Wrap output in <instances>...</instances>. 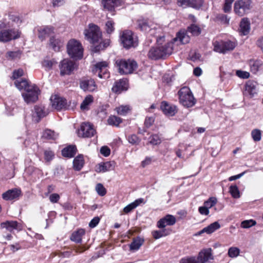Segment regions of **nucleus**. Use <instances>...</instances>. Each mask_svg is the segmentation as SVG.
Masks as SVG:
<instances>
[{"mask_svg": "<svg viewBox=\"0 0 263 263\" xmlns=\"http://www.w3.org/2000/svg\"><path fill=\"white\" fill-rule=\"evenodd\" d=\"M235 47V43L230 40L216 41L214 43V50L221 53H225L228 51L233 50Z\"/></svg>", "mask_w": 263, "mask_h": 263, "instance_id": "nucleus-11", "label": "nucleus"}, {"mask_svg": "<svg viewBox=\"0 0 263 263\" xmlns=\"http://www.w3.org/2000/svg\"><path fill=\"white\" fill-rule=\"evenodd\" d=\"M217 18L221 23L224 24H229V23L230 18L228 17L227 15L225 14L219 15Z\"/></svg>", "mask_w": 263, "mask_h": 263, "instance_id": "nucleus-62", "label": "nucleus"}, {"mask_svg": "<svg viewBox=\"0 0 263 263\" xmlns=\"http://www.w3.org/2000/svg\"><path fill=\"white\" fill-rule=\"evenodd\" d=\"M154 118L152 117H146L144 121V125L146 128H149L154 122Z\"/></svg>", "mask_w": 263, "mask_h": 263, "instance_id": "nucleus-64", "label": "nucleus"}, {"mask_svg": "<svg viewBox=\"0 0 263 263\" xmlns=\"http://www.w3.org/2000/svg\"><path fill=\"white\" fill-rule=\"evenodd\" d=\"M256 90V83L249 81L246 83L243 94L248 95L249 97L252 98L257 93Z\"/></svg>", "mask_w": 263, "mask_h": 263, "instance_id": "nucleus-24", "label": "nucleus"}, {"mask_svg": "<svg viewBox=\"0 0 263 263\" xmlns=\"http://www.w3.org/2000/svg\"><path fill=\"white\" fill-rule=\"evenodd\" d=\"M173 50V43H165L164 45H159L152 47L148 51L147 57L148 59L154 61L163 60L172 54Z\"/></svg>", "mask_w": 263, "mask_h": 263, "instance_id": "nucleus-2", "label": "nucleus"}, {"mask_svg": "<svg viewBox=\"0 0 263 263\" xmlns=\"http://www.w3.org/2000/svg\"><path fill=\"white\" fill-rule=\"evenodd\" d=\"M121 44L126 49L135 48L138 45V38L134 33L129 30L123 31L120 35Z\"/></svg>", "mask_w": 263, "mask_h": 263, "instance_id": "nucleus-5", "label": "nucleus"}, {"mask_svg": "<svg viewBox=\"0 0 263 263\" xmlns=\"http://www.w3.org/2000/svg\"><path fill=\"white\" fill-rule=\"evenodd\" d=\"M107 64L105 61L99 62L96 64L95 68L98 71V76L101 79H106L109 77V73L106 69Z\"/></svg>", "mask_w": 263, "mask_h": 263, "instance_id": "nucleus-18", "label": "nucleus"}, {"mask_svg": "<svg viewBox=\"0 0 263 263\" xmlns=\"http://www.w3.org/2000/svg\"><path fill=\"white\" fill-rule=\"evenodd\" d=\"M161 142V140L159 136L157 135H153L149 138V143L154 145H156L160 144Z\"/></svg>", "mask_w": 263, "mask_h": 263, "instance_id": "nucleus-55", "label": "nucleus"}, {"mask_svg": "<svg viewBox=\"0 0 263 263\" xmlns=\"http://www.w3.org/2000/svg\"><path fill=\"white\" fill-rule=\"evenodd\" d=\"M217 199L215 197H210L206 201H204V205L208 209L214 206L217 203Z\"/></svg>", "mask_w": 263, "mask_h": 263, "instance_id": "nucleus-52", "label": "nucleus"}, {"mask_svg": "<svg viewBox=\"0 0 263 263\" xmlns=\"http://www.w3.org/2000/svg\"><path fill=\"white\" fill-rule=\"evenodd\" d=\"M189 7L199 10L203 6L204 0H189Z\"/></svg>", "mask_w": 263, "mask_h": 263, "instance_id": "nucleus-40", "label": "nucleus"}, {"mask_svg": "<svg viewBox=\"0 0 263 263\" xmlns=\"http://www.w3.org/2000/svg\"><path fill=\"white\" fill-rule=\"evenodd\" d=\"M14 85L20 90H24V91L27 90L32 85H30L29 82H28L25 79H22L20 81L16 80L14 82Z\"/></svg>", "mask_w": 263, "mask_h": 263, "instance_id": "nucleus-36", "label": "nucleus"}, {"mask_svg": "<svg viewBox=\"0 0 263 263\" xmlns=\"http://www.w3.org/2000/svg\"><path fill=\"white\" fill-rule=\"evenodd\" d=\"M51 102L52 107L58 110L72 109L75 106L74 102L73 103V106H71L70 101L68 104L65 98L57 96H55L53 100L51 99Z\"/></svg>", "mask_w": 263, "mask_h": 263, "instance_id": "nucleus-13", "label": "nucleus"}, {"mask_svg": "<svg viewBox=\"0 0 263 263\" xmlns=\"http://www.w3.org/2000/svg\"><path fill=\"white\" fill-rule=\"evenodd\" d=\"M47 113L45 108L42 105H35L32 111L33 120L36 122H39L42 118L45 117Z\"/></svg>", "mask_w": 263, "mask_h": 263, "instance_id": "nucleus-21", "label": "nucleus"}, {"mask_svg": "<svg viewBox=\"0 0 263 263\" xmlns=\"http://www.w3.org/2000/svg\"><path fill=\"white\" fill-rule=\"evenodd\" d=\"M138 28L141 31L147 32L148 31H153L149 24L148 20L144 18H140L137 21Z\"/></svg>", "mask_w": 263, "mask_h": 263, "instance_id": "nucleus-26", "label": "nucleus"}, {"mask_svg": "<svg viewBox=\"0 0 263 263\" xmlns=\"http://www.w3.org/2000/svg\"><path fill=\"white\" fill-rule=\"evenodd\" d=\"M96 133L92 124L88 122H83L80 125V128L78 130V135L82 138H91Z\"/></svg>", "mask_w": 263, "mask_h": 263, "instance_id": "nucleus-12", "label": "nucleus"}, {"mask_svg": "<svg viewBox=\"0 0 263 263\" xmlns=\"http://www.w3.org/2000/svg\"><path fill=\"white\" fill-rule=\"evenodd\" d=\"M8 17L10 20L15 23L18 26L21 24L22 20L18 15L13 14H9Z\"/></svg>", "mask_w": 263, "mask_h": 263, "instance_id": "nucleus-58", "label": "nucleus"}, {"mask_svg": "<svg viewBox=\"0 0 263 263\" xmlns=\"http://www.w3.org/2000/svg\"><path fill=\"white\" fill-rule=\"evenodd\" d=\"M43 137L47 139L53 140L57 138V135L53 130L46 129L43 132Z\"/></svg>", "mask_w": 263, "mask_h": 263, "instance_id": "nucleus-44", "label": "nucleus"}, {"mask_svg": "<svg viewBox=\"0 0 263 263\" xmlns=\"http://www.w3.org/2000/svg\"><path fill=\"white\" fill-rule=\"evenodd\" d=\"M117 113L121 116H125L130 110L128 105H121L116 108Z\"/></svg>", "mask_w": 263, "mask_h": 263, "instance_id": "nucleus-48", "label": "nucleus"}, {"mask_svg": "<svg viewBox=\"0 0 263 263\" xmlns=\"http://www.w3.org/2000/svg\"><path fill=\"white\" fill-rule=\"evenodd\" d=\"M77 152V148L75 145H69L62 150V155L64 157L71 158L75 156Z\"/></svg>", "mask_w": 263, "mask_h": 263, "instance_id": "nucleus-25", "label": "nucleus"}, {"mask_svg": "<svg viewBox=\"0 0 263 263\" xmlns=\"http://www.w3.org/2000/svg\"><path fill=\"white\" fill-rule=\"evenodd\" d=\"M53 31L52 27L45 26L38 29V37L41 40H44L46 37L49 36Z\"/></svg>", "mask_w": 263, "mask_h": 263, "instance_id": "nucleus-29", "label": "nucleus"}, {"mask_svg": "<svg viewBox=\"0 0 263 263\" xmlns=\"http://www.w3.org/2000/svg\"><path fill=\"white\" fill-rule=\"evenodd\" d=\"M106 31L107 33L111 34L115 30L114 22L112 21H108L105 24Z\"/></svg>", "mask_w": 263, "mask_h": 263, "instance_id": "nucleus-57", "label": "nucleus"}, {"mask_svg": "<svg viewBox=\"0 0 263 263\" xmlns=\"http://www.w3.org/2000/svg\"><path fill=\"white\" fill-rule=\"evenodd\" d=\"M240 253V250L237 247H230L228 250V255L230 257L234 258L239 255Z\"/></svg>", "mask_w": 263, "mask_h": 263, "instance_id": "nucleus-47", "label": "nucleus"}, {"mask_svg": "<svg viewBox=\"0 0 263 263\" xmlns=\"http://www.w3.org/2000/svg\"><path fill=\"white\" fill-rule=\"evenodd\" d=\"M220 228V225L218 221H215L202 229V232H205L206 233L210 234L214 232Z\"/></svg>", "mask_w": 263, "mask_h": 263, "instance_id": "nucleus-38", "label": "nucleus"}, {"mask_svg": "<svg viewBox=\"0 0 263 263\" xmlns=\"http://www.w3.org/2000/svg\"><path fill=\"white\" fill-rule=\"evenodd\" d=\"M212 249L208 248L200 251L197 256H188L182 258L179 263H205L209 259H213Z\"/></svg>", "mask_w": 263, "mask_h": 263, "instance_id": "nucleus-3", "label": "nucleus"}, {"mask_svg": "<svg viewBox=\"0 0 263 263\" xmlns=\"http://www.w3.org/2000/svg\"><path fill=\"white\" fill-rule=\"evenodd\" d=\"M229 192L234 198H238L240 197V192L236 185H231L229 188Z\"/></svg>", "mask_w": 263, "mask_h": 263, "instance_id": "nucleus-45", "label": "nucleus"}, {"mask_svg": "<svg viewBox=\"0 0 263 263\" xmlns=\"http://www.w3.org/2000/svg\"><path fill=\"white\" fill-rule=\"evenodd\" d=\"M189 1V0H177V5L179 7L183 8L189 7V3L188 2Z\"/></svg>", "mask_w": 263, "mask_h": 263, "instance_id": "nucleus-61", "label": "nucleus"}, {"mask_svg": "<svg viewBox=\"0 0 263 263\" xmlns=\"http://www.w3.org/2000/svg\"><path fill=\"white\" fill-rule=\"evenodd\" d=\"M22 52L20 50L8 51L6 53V58L8 60L14 61L21 58Z\"/></svg>", "mask_w": 263, "mask_h": 263, "instance_id": "nucleus-35", "label": "nucleus"}, {"mask_svg": "<svg viewBox=\"0 0 263 263\" xmlns=\"http://www.w3.org/2000/svg\"><path fill=\"white\" fill-rule=\"evenodd\" d=\"M85 163L84 156L82 154H79L73 160V167L75 171H80L83 168Z\"/></svg>", "mask_w": 263, "mask_h": 263, "instance_id": "nucleus-28", "label": "nucleus"}, {"mask_svg": "<svg viewBox=\"0 0 263 263\" xmlns=\"http://www.w3.org/2000/svg\"><path fill=\"white\" fill-rule=\"evenodd\" d=\"M250 21L248 18H242L239 25L238 31L239 34L241 36L247 35L250 31Z\"/></svg>", "mask_w": 263, "mask_h": 263, "instance_id": "nucleus-19", "label": "nucleus"}, {"mask_svg": "<svg viewBox=\"0 0 263 263\" xmlns=\"http://www.w3.org/2000/svg\"><path fill=\"white\" fill-rule=\"evenodd\" d=\"M21 32L18 29L10 26L0 31V42L8 43L12 40H15L20 37Z\"/></svg>", "mask_w": 263, "mask_h": 263, "instance_id": "nucleus-8", "label": "nucleus"}, {"mask_svg": "<svg viewBox=\"0 0 263 263\" xmlns=\"http://www.w3.org/2000/svg\"><path fill=\"white\" fill-rule=\"evenodd\" d=\"M40 93L39 88L35 84H33L22 93V97L27 104L34 103L39 99V95Z\"/></svg>", "mask_w": 263, "mask_h": 263, "instance_id": "nucleus-9", "label": "nucleus"}, {"mask_svg": "<svg viewBox=\"0 0 263 263\" xmlns=\"http://www.w3.org/2000/svg\"><path fill=\"white\" fill-rule=\"evenodd\" d=\"M96 190L99 195L104 196L106 194V190L103 185L100 183H98L96 186Z\"/></svg>", "mask_w": 263, "mask_h": 263, "instance_id": "nucleus-51", "label": "nucleus"}, {"mask_svg": "<svg viewBox=\"0 0 263 263\" xmlns=\"http://www.w3.org/2000/svg\"><path fill=\"white\" fill-rule=\"evenodd\" d=\"M171 232V229L163 228L162 230H155L153 231L152 235L155 239H158L162 237L169 235Z\"/></svg>", "mask_w": 263, "mask_h": 263, "instance_id": "nucleus-37", "label": "nucleus"}, {"mask_svg": "<svg viewBox=\"0 0 263 263\" xmlns=\"http://www.w3.org/2000/svg\"><path fill=\"white\" fill-rule=\"evenodd\" d=\"M255 220L253 219L245 220L241 221V227L244 229L250 228L256 224Z\"/></svg>", "mask_w": 263, "mask_h": 263, "instance_id": "nucleus-46", "label": "nucleus"}, {"mask_svg": "<svg viewBox=\"0 0 263 263\" xmlns=\"http://www.w3.org/2000/svg\"><path fill=\"white\" fill-rule=\"evenodd\" d=\"M176 222V217L174 215L167 214L158 221L157 226L159 229H163L166 226H172Z\"/></svg>", "mask_w": 263, "mask_h": 263, "instance_id": "nucleus-16", "label": "nucleus"}, {"mask_svg": "<svg viewBox=\"0 0 263 263\" xmlns=\"http://www.w3.org/2000/svg\"><path fill=\"white\" fill-rule=\"evenodd\" d=\"M93 102V97L91 95L87 96L82 102L80 108L82 110L88 109V106Z\"/></svg>", "mask_w": 263, "mask_h": 263, "instance_id": "nucleus-42", "label": "nucleus"}, {"mask_svg": "<svg viewBox=\"0 0 263 263\" xmlns=\"http://www.w3.org/2000/svg\"><path fill=\"white\" fill-rule=\"evenodd\" d=\"M250 69L253 73H256L262 66V62L261 60H250L249 62Z\"/></svg>", "mask_w": 263, "mask_h": 263, "instance_id": "nucleus-34", "label": "nucleus"}, {"mask_svg": "<svg viewBox=\"0 0 263 263\" xmlns=\"http://www.w3.org/2000/svg\"><path fill=\"white\" fill-rule=\"evenodd\" d=\"M76 66V63L67 59H64L59 65L61 76L70 75Z\"/></svg>", "mask_w": 263, "mask_h": 263, "instance_id": "nucleus-14", "label": "nucleus"}, {"mask_svg": "<svg viewBox=\"0 0 263 263\" xmlns=\"http://www.w3.org/2000/svg\"><path fill=\"white\" fill-rule=\"evenodd\" d=\"M180 103L187 108L193 106L196 103V100L188 87H182L178 92Z\"/></svg>", "mask_w": 263, "mask_h": 263, "instance_id": "nucleus-6", "label": "nucleus"}, {"mask_svg": "<svg viewBox=\"0 0 263 263\" xmlns=\"http://www.w3.org/2000/svg\"><path fill=\"white\" fill-rule=\"evenodd\" d=\"M127 80L120 79L119 81L115 82L112 87L113 92L116 93H120L122 91L127 90Z\"/></svg>", "mask_w": 263, "mask_h": 263, "instance_id": "nucleus-23", "label": "nucleus"}, {"mask_svg": "<svg viewBox=\"0 0 263 263\" xmlns=\"http://www.w3.org/2000/svg\"><path fill=\"white\" fill-rule=\"evenodd\" d=\"M187 30L194 36L199 35L201 32L200 28L197 25L195 24H191L187 27Z\"/></svg>", "mask_w": 263, "mask_h": 263, "instance_id": "nucleus-39", "label": "nucleus"}, {"mask_svg": "<svg viewBox=\"0 0 263 263\" xmlns=\"http://www.w3.org/2000/svg\"><path fill=\"white\" fill-rule=\"evenodd\" d=\"M8 27H10V25L9 22L6 21L5 18H3L0 20V31Z\"/></svg>", "mask_w": 263, "mask_h": 263, "instance_id": "nucleus-63", "label": "nucleus"}, {"mask_svg": "<svg viewBox=\"0 0 263 263\" xmlns=\"http://www.w3.org/2000/svg\"><path fill=\"white\" fill-rule=\"evenodd\" d=\"M176 40H179L182 44H185L189 42V37L184 32L179 31L177 33Z\"/></svg>", "mask_w": 263, "mask_h": 263, "instance_id": "nucleus-43", "label": "nucleus"}, {"mask_svg": "<svg viewBox=\"0 0 263 263\" xmlns=\"http://www.w3.org/2000/svg\"><path fill=\"white\" fill-rule=\"evenodd\" d=\"M1 226L2 228H6L9 231H12L14 229H20V223L16 221L7 220L1 223Z\"/></svg>", "mask_w": 263, "mask_h": 263, "instance_id": "nucleus-27", "label": "nucleus"}, {"mask_svg": "<svg viewBox=\"0 0 263 263\" xmlns=\"http://www.w3.org/2000/svg\"><path fill=\"white\" fill-rule=\"evenodd\" d=\"M84 34L85 39L92 44L91 50L93 52H99L109 45V40L101 41L98 44L96 45L102 40V32L100 28L96 25L90 24L89 28L84 30Z\"/></svg>", "mask_w": 263, "mask_h": 263, "instance_id": "nucleus-1", "label": "nucleus"}, {"mask_svg": "<svg viewBox=\"0 0 263 263\" xmlns=\"http://www.w3.org/2000/svg\"><path fill=\"white\" fill-rule=\"evenodd\" d=\"M23 74L24 70L23 69L18 68L17 69H15L12 72V76L11 78L12 80H15L23 76Z\"/></svg>", "mask_w": 263, "mask_h": 263, "instance_id": "nucleus-56", "label": "nucleus"}, {"mask_svg": "<svg viewBox=\"0 0 263 263\" xmlns=\"http://www.w3.org/2000/svg\"><path fill=\"white\" fill-rule=\"evenodd\" d=\"M144 242V239L139 236L134 238L129 245L130 251H135L138 250Z\"/></svg>", "mask_w": 263, "mask_h": 263, "instance_id": "nucleus-32", "label": "nucleus"}, {"mask_svg": "<svg viewBox=\"0 0 263 263\" xmlns=\"http://www.w3.org/2000/svg\"><path fill=\"white\" fill-rule=\"evenodd\" d=\"M115 162L114 161H107L99 164L97 168V171L99 172H105L114 168Z\"/></svg>", "mask_w": 263, "mask_h": 263, "instance_id": "nucleus-31", "label": "nucleus"}, {"mask_svg": "<svg viewBox=\"0 0 263 263\" xmlns=\"http://www.w3.org/2000/svg\"><path fill=\"white\" fill-rule=\"evenodd\" d=\"M127 139L129 143L133 145H137L141 141V139L135 134L129 135Z\"/></svg>", "mask_w": 263, "mask_h": 263, "instance_id": "nucleus-50", "label": "nucleus"}, {"mask_svg": "<svg viewBox=\"0 0 263 263\" xmlns=\"http://www.w3.org/2000/svg\"><path fill=\"white\" fill-rule=\"evenodd\" d=\"M121 74H129L133 72L137 68V62L134 60L119 59L115 63Z\"/></svg>", "mask_w": 263, "mask_h": 263, "instance_id": "nucleus-7", "label": "nucleus"}, {"mask_svg": "<svg viewBox=\"0 0 263 263\" xmlns=\"http://www.w3.org/2000/svg\"><path fill=\"white\" fill-rule=\"evenodd\" d=\"M50 45L55 51H59L63 46V42L60 39L52 36L50 39Z\"/></svg>", "mask_w": 263, "mask_h": 263, "instance_id": "nucleus-33", "label": "nucleus"}, {"mask_svg": "<svg viewBox=\"0 0 263 263\" xmlns=\"http://www.w3.org/2000/svg\"><path fill=\"white\" fill-rule=\"evenodd\" d=\"M21 190L17 188L8 190L2 194V198L6 201L12 200L17 199L21 195Z\"/></svg>", "mask_w": 263, "mask_h": 263, "instance_id": "nucleus-20", "label": "nucleus"}, {"mask_svg": "<svg viewBox=\"0 0 263 263\" xmlns=\"http://www.w3.org/2000/svg\"><path fill=\"white\" fill-rule=\"evenodd\" d=\"M44 159L46 161L49 162L54 157V153L50 149L45 150L44 152Z\"/></svg>", "mask_w": 263, "mask_h": 263, "instance_id": "nucleus-53", "label": "nucleus"}, {"mask_svg": "<svg viewBox=\"0 0 263 263\" xmlns=\"http://www.w3.org/2000/svg\"><path fill=\"white\" fill-rule=\"evenodd\" d=\"M123 3V0H101V5L104 10L109 12L115 11L116 8L121 6Z\"/></svg>", "mask_w": 263, "mask_h": 263, "instance_id": "nucleus-17", "label": "nucleus"}, {"mask_svg": "<svg viewBox=\"0 0 263 263\" xmlns=\"http://www.w3.org/2000/svg\"><path fill=\"white\" fill-rule=\"evenodd\" d=\"M251 0H237L234 3V10L236 14L243 16L249 12L251 8Z\"/></svg>", "mask_w": 263, "mask_h": 263, "instance_id": "nucleus-10", "label": "nucleus"}, {"mask_svg": "<svg viewBox=\"0 0 263 263\" xmlns=\"http://www.w3.org/2000/svg\"><path fill=\"white\" fill-rule=\"evenodd\" d=\"M122 122V119L116 116H111L107 119V122L109 125L115 126H118Z\"/></svg>", "mask_w": 263, "mask_h": 263, "instance_id": "nucleus-41", "label": "nucleus"}, {"mask_svg": "<svg viewBox=\"0 0 263 263\" xmlns=\"http://www.w3.org/2000/svg\"><path fill=\"white\" fill-rule=\"evenodd\" d=\"M67 53L74 60H80L83 56V48L81 43L76 39L69 40L67 44Z\"/></svg>", "mask_w": 263, "mask_h": 263, "instance_id": "nucleus-4", "label": "nucleus"}, {"mask_svg": "<svg viewBox=\"0 0 263 263\" xmlns=\"http://www.w3.org/2000/svg\"><path fill=\"white\" fill-rule=\"evenodd\" d=\"M251 136L255 142L259 141L261 138V131L258 129H255L251 132Z\"/></svg>", "mask_w": 263, "mask_h": 263, "instance_id": "nucleus-49", "label": "nucleus"}, {"mask_svg": "<svg viewBox=\"0 0 263 263\" xmlns=\"http://www.w3.org/2000/svg\"><path fill=\"white\" fill-rule=\"evenodd\" d=\"M80 87L85 92H93L97 89V86L93 79L83 78L80 80Z\"/></svg>", "mask_w": 263, "mask_h": 263, "instance_id": "nucleus-15", "label": "nucleus"}, {"mask_svg": "<svg viewBox=\"0 0 263 263\" xmlns=\"http://www.w3.org/2000/svg\"><path fill=\"white\" fill-rule=\"evenodd\" d=\"M235 74L238 78L242 79H248L250 76V73L249 72L243 71L242 70H237L235 72Z\"/></svg>", "mask_w": 263, "mask_h": 263, "instance_id": "nucleus-54", "label": "nucleus"}, {"mask_svg": "<svg viewBox=\"0 0 263 263\" xmlns=\"http://www.w3.org/2000/svg\"><path fill=\"white\" fill-rule=\"evenodd\" d=\"M100 218L98 216L93 218L89 223V227L91 228H95L99 223Z\"/></svg>", "mask_w": 263, "mask_h": 263, "instance_id": "nucleus-60", "label": "nucleus"}, {"mask_svg": "<svg viewBox=\"0 0 263 263\" xmlns=\"http://www.w3.org/2000/svg\"><path fill=\"white\" fill-rule=\"evenodd\" d=\"M100 153L104 157H107L110 154V149L107 146H103L100 148Z\"/></svg>", "mask_w": 263, "mask_h": 263, "instance_id": "nucleus-59", "label": "nucleus"}, {"mask_svg": "<svg viewBox=\"0 0 263 263\" xmlns=\"http://www.w3.org/2000/svg\"><path fill=\"white\" fill-rule=\"evenodd\" d=\"M160 108L163 112L168 116H174L177 112L176 106L171 105L166 101L161 102Z\"/></svg>", "mask_w": 263, "mask_h": 263, "instance_id": "nucleus-22", "label": "nucleus"}, {"mask_svg": "<svg viewBox=\"0 0 263 263\" xmlns=\"http://www.w3.org/2000/svg\"><path fill=\"white\" fill-rule=\"evenodd\" d=\"M85 233V231L84 229H79L72 233L70 236V240L77 243H81L82 241V236Z\"/></svg>", "mask_w": 263, "mask_h": 263, "instance_id": "nucleus-30", "label": "nucleus"}]
</instances>
